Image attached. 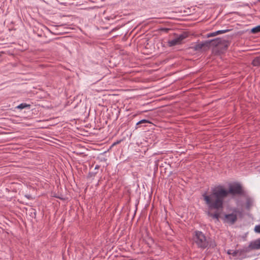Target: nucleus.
Returning a JSON list of instances; mask_svg holds the SVG:
<instances>
[{
	"label": "nucleus",
	"mask_w": 260,
	"mask_h": 260,
	"mask_svg": "<svg viewBox=\"0 0 260 260\" xmlns=\"http://www.w3.org/2000/svg\"><path fill=\"white\" fill-rule=\"evenodd\" d=\"M251 32L252 34H256L260 32V25L251 29Z\"/></svg>",
	"instance_id": "9b49d317"
},
{
	"label": "nucleus",
	"mask_w": 260,
	"mask_h": 260,
	"mask_svg": "<svg viewBox=\"0 0 260 260\" xmlns=\"http://www.w3.org/2000/svg\"><path fill=\"white\" fill-rule=\"evenodd\" d=\"M228 31V30H218L216 31V34L218 35L223 34Z\"/></svg>",
	"instance_id": "4468645a"
},
{
	"label": "nucleus",
	"mask_w": 260,
	"mask_h": 260,
	"mask_svg": "<svg viewBox=\"0 0 260 260\" xmlns=\"http://www.w3.org/2000/svg\"><path fill=\"white\" fill-rule=\"evenodd\" d=\"M98 173V171H94L93 172H89V175L90 176V177H94L95 176V175Z\"/></svg>",
	"instance_id": "dca6fc26"
},
{
	"label": "nucleus",
	"mask_w": 260,
	"mask_h": 260,
	"mask_svg": "<svg viewBox=\"0 0 260 260\" xmlns=\"http://www.w3.org/2000/svg\"><path fill=\"white\" fill-rule=\"evenodd\" d=\"M252 63L254 66H260V55L254 58V59L253 60Z\"/></svg>",
	"instance_id": "6e6552de"
},
{
	"label": "nucleus",
	"mask_w": 260,
	"mask_h": 260,
	"mask_svg": "<svg viewBox=\"0 0 260 260\" xmlns=\"http://www.w3.org/2000/svg\"><path fill=\"white\" fill-rule=\"evenodd\" d=\"M187 36L185 34H181L176 37L175 39L170 40L168 42L169 46H173L181 43L182 41L186 38Z\"/></svg>",
	"instance_id": "20e7f679"
},
{
	"label": "nucleus",
	"mask_w": 260,
	"mask_h": 260,
	"mask_svg": "<svg viewBox=\"0 0 260 260\" xmlns=\"http://www.w3.org/2000/svg\"><path fill=\"white\" fill-rule=\"evenodd\" d=\"M193 241L199 247L206 248L209 245L208 240L201 232L197 231L193 237Z\"/></svg>",
	"instance_id": "f03ea898"
},
{
	"label": "nucleus",
	"mask_w": 260,
	"mask_h": 260,
	"mask_svg": "<svg viewBox=\"0 0 260 260\" xmlns=\"http://www.w3.org/2000/svg\"><path fill=\"white\" fill-rule=\"evenodd\" d=\"M148 122V121L146 120H142L136 123V125H138L139 124H142V123H145Z\"/></svg>",
	"instance_id": "ddd939ff"
},
{
	"label": "nucleus",
	"mask_w": 260,
	"mask_h": 260,
	"mask_svg": "<svg viewBox=\"0 0 260 260\" xmlns=\"http://www.w3.org/2000/svg\"><path fill=\"white\" fill-rule=\"evenodd\" d=\"M239 213H240L239 211L236 209H234L232 213L225 215L224 221L230 224H234L237 220V216Z\"/></svg>",
	"instance_id": "7ed1b4c3"
},
{
	"label": "nucleus",
	"mask_w": 260,
	"mask_h": 260,
	"mask_svg": "<svg viewBox=\"0 0 260 260\" xmlns=\"http://www.w3.org/2000/svg\"><path fill=\"white\" fill-rule=\"evenodd\" d=\"M254 231L257 233H260V224L257 225L255 226Z\"/></svg>",
	"instance_id": "f8f14e48"
},
{
	"label": "nucleus",
	"mask_w": 260,
	"mask_h": 260,
	"mask_svg": "<svg viewBox=\"0 0 260 260\" xmlns=\"http://www.w3.org/2000/svg\"><path fill=\"white\" fill-rule=\"evenodd\" d=\"M29 105H28L26 103H21L19 104L18 106H17V108L21 110L26 107H29Z\"/></svg>",
	"instance_id": "9d476101"
},
{
	"label": "nucleus",
	"mask_w": 260,
	"mask_h": 260,
	"mask_svg": "<svg viewBox=\"0 0 260 260\" xmlns=\"http://www.w3.org/2000/svg\"><path fill=\"white\" fill-rule=\"evenodd\" d=\"M217 35V34H216V31L215 32H212V33H210L209 34H208L207 35V37H214L215 36Z\"/></svg>",
	"instance_id": "2eb2a0df"
},
{
	"label": "nucleus",
	"mask_w": 260,
	"mask_h": 260,
	"mask_svg": "<svg viewBox=\"0 0 260 260\" xmlns=\"http://www.w3.org/2000/svg\"><path fill=\"white\" fill-rule=\"evenodd\" d=\"M209 47L210 42L209 41H205L204 42L195 45L194 46H192L191 48H192L194 50L196 51H200L202 49L205 50L207 48H209Z\"/></svg>",
	"instance_id": "423d86ee"
},
{
	"label": "nucleus",
	"mask_w": 260,
	"mask_h": 260,
	"mask_svg": "<svg viewBox=\"0 0 260 260\" xmlns=\"http://www.w3.org/2000/svg\"><path fill=\"white\" fill-rule=\"evenodd\" d=\"M100 168V165H96L95 168H94V171H99V169Z\"/></svg>",
	"instance_id": "f3484780"
},
{
	"label": "nucleus",
	"mask_w": 260,
	"mask_h": 260,
	"mask_svg": "<svg viewBox=\"0 0 260 260\" xmlns=\"http://www.w3.org/2000/svg\"><path fill=\"white\" fill-rule=\"evenodd\" d=\"M120 141H116V142H114V143L113 144V145H113V146L115 145H116V144H117L119 143L120 142Z\"/></svg>",
	"instance_id": "a211bd4d"
},
{
	"label": "nucleus",
	"mask_w": 260,
	"mask_h": 260,
	"mask_svg": "<svg viewBox=\"0 0 260 260\" xmlns=\"http://www.w3.org/2000/svg\"><path fill=\"white\" fill-rule=\"evenodd\" d=\"M252 205H253L252 200L251 199H247L246 201V208L248 209H250V208L252 207Z\"/></svg>",
	"instance_id": "1a4fd4ad"
},
{
	"label": "nucleus",
	"mask_w": 260,
	"mask_h": 260,
	"mask_svg": "<svg viewBox=\"0 0 260 260\" xmlns=\"http://www.w3.org/2000/svg\"><path fill=\"white\" fill-rule=\"evenodd\" d=\"M254 249H260V238L250 242L249 246L245 248V251L248 252Z\"/></svg>",
	"instance_id": "39448f33"
},
{
	"label": "nucleus",
	"mask_w": 260,
	"mask_h": 260,
	"mask_svg": "<svg viewBox=\"0 0 260 260\" xmlns=\"http://www.w3.org/2000/svg\"><path fill=\"white\" fill-rule=\"evenodd\" d=\"M208 41L210 42V46L211 45L214 46H218L224 43V40L220 38H217L216 39Z\"/></svg>",
	"instance_id": "0eeeda50"
},
{
	"label": "nucleus",
	"mask_w": 260,
	"mask_h": 260,
	"mask_svg": "<svg viewBox=\"0 0 260 260\" xmlns=\"http://www.w3.org/2000/svg\"><path fill=\"white\" fill-rule=\"evenodd\" d=\"M242 187L239 184L231 186L229 190L225 189L222 186H219L212 189L209 194H203V199L208 207V215L217 220L219 219L220 211L223 209V200L229 193L233 195L241 194Z\"/></svg>",
	"instance_id": "f257e3e1"
}]
</instances>
